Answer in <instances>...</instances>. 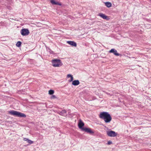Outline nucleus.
<instances>
[{
	"label": "nucleus",
	"instance_id": "1",
	"mask_svg": "<svg viewBox=\"0 0 151 151\" xmlns=\"http://www.w3.org/2000/svg\"><path fill=\"white\" fill-rule=\"evenodd\" d=\"M99 117L104 119L106 123L110 122L112 119L110 115L106 112H101L100 114Z\"/></svg>",
	"mask_w": 151,
	"mask_h": 151
},
{
	"label": "nucleus",
	"instance_id": "2",
	"mask_svg": "<svg viewBox=\"0 0 151 151\" xmlns=\"http://www.w3.org/2000/svg\"><path fill=\"white\" fill-rule=\"evenodd\" d=\"M9 113L12 115L20 117L25 118L26 116L25 114L16 111H9Z\"/></svg>",
	"mask_w": 151,
	"mask_h": 151
},
{
	"label": "nucleus",
	"instance_id": "3",
	"mask_svg": "<svg viewBox=\"0 0 151 151\" xmlns=\"http://www.w3.org/2000/svg\"><path fill=\"white\" fill-rule=\"evenodd\" d=\"M52 65L54 67H60L63 64L60 59H55L52 60Z\"/></svg>",
	"mask_w": 151,
	"mask_h": 151
},
{
	"label": "nucleus",
	"instance_id": "4",
	"mask_svg": "<svg viewBox=\"0 0 151 151\" xmlns=\"http://www.w3.org/2000/svg\"><path fill=\"white\" fill-rule=\"evenodd\" d=\"M20 33L23 36H27L29 34V30L27 29H22L21 30Z\"/></svg>",
	"mask_w": 151,
	"mask_h": 151
},
{
	"label": "nucleus",
	"instance_id": "5",
	"mask_svg": "<svg viewBox=\"0 0 151 151\" xmlns=\"http://www.w3.org/2000/svg\"><path fill=\"white\" fill-rule=\"evenodd\" d=\"M107 134L108 136L111 137H115L117 135V133L113 131H107Z\"/></svg>",
	"mask_w": 151,
	"mask_h": 151
},
{
	"label": "nucleus",
	"instance_id": "6",
	"mask_svg": "<svg viewBox=\"0 0 151 151\" xmlns=\"http://www.w3.org/2000/svg\"><path fill=\"white\" fill-rule=\"evenodd\" d=\"M78 125V127L80 129H81L82 130H83V129L85 128V127H83L84 125V123L81 119L79 120Z\"/></svg>",
	"mask_w": 151,
	"mask_h": 151
},
{
	"label": "nucleus",
	"instance_id": "7",
	"mask_svg": "<svg viewBox=\"0 0 151 151\" xmlns=\"http://www.w3.org/2000/svg\"><path fill=\"white\" fill-rule=\"evenodd\" d=\"M109 52L113 53L115 55L117 56H119L120 55L119 53H117V50L114 48L111 49L109 51Z\"/></svg>",
	"mask_w": 151,
	"mask_h": 151
},
{
	"label": "nucleus",
	"instance_id": "8",
	"mask_svg": "<svg viewBox=\"0 0 151 151\" xmlns=\"http://www.w3.org/2000/svg\"><path fill=\"white\" fill-rule=\"evenodd\" d=\"M82 131H85V132L90 134H93L94 133V132L92 131L91 129L90 128L85 127L83 129V130Z\"/></svg>",
	"mask_w": 151,
	"mask_h": 151
},
{
	"label": "nucleus",
	"instance_id": "9",
	"mask_svg": "<svg viewBox=\"0 0 151 151\" xmlns=\"http://www.w3.org/2000/svg\"><path fill=\"white\" fill-rule=\"evenodd\" d=\"M67 43L73 46L76 47L77 46L76 43L73 41H67Z\"/></svg>",
	"mask_w": 151,
	"mask_h": 151
},
{
	"label": "nucleus",
	"instance_id": "10",
	"mask_svg": "<svg viewBox=\"0 0 151 151\" xmlns=\"http://www.w3.org/2000/svg\"><path fill=\"white\" fill-rule=\"evenodd\" d=\"M99 16L104 19L108 20V19L107 16L102 13L99 14Z\"/></svg>",
	"mask_w": 151,
	"mask_h": 151
},
{
	"label": "nucleus",
	"instance_id": "11",
	"mask_svg": "<svg viewBox=\"0 0 151 151\" xmlns=\"http://www.w3.org/2000/svg\"><path fill=\"white\" fill-rule=\"evenodd\" d=\"M59 114L62 116H65L67 115L66 111L65 110H62L60 112Z\"/></svg>",
	"mask_w": 151,
	"mask_h": 151
},
{
	"label": "nucleus",
	"instance_id": "12",
	"mask_svg": "<svg viewBox=\"0 0 151 151\" xmlns=\"http://www.w3.org/2000/svg\"><path fill=\"white\" fill-rule=\"evenodd\" d=\"M80 84L79 80H76L73 81L72 84L74 86H77Z\"/></svg>",
	"mask_w": 151,
	"mask_h": 151
},
{
	"label": "nucleus",
	"instance_id": "13",
	"mask_svg": "<svg viewBox=\"0 0 151 151\" xmlns=\"http://www.w3.org/2000/svg\"><path fill=\"white\" fill-rule=\"evenodd\" d=\"M50 2L53 5H61V4L59 3L58 2H56L54 0H51Z\"/></svg>",
	"mask_w": 151,
	"mask_h": 151
},
{
	"label": "nucleus",
	"instance_id": "14",
	"mask_svg": "<svg viewBox=\"0 0 151 151\" xmlns=\"http://www.w3.org/2000/svg\"><path fill=\"white\" fill-rule=\"evenodd\" d=\"M105 5L108 7H110L111 6V4L110 2H107L105 3Z\"/></svg>",
	"mask_w": 151,
	"mask_h": 151
},
{
	"label": "nucleus",
	"instance_id": "15",
	"mask_svg": "<svg viewBox=\"0 0 151 151\" xmlns=\"http://www.w3.org/2000/svg\"><path fill=\"white\" fill-rule=\"evenodd\" d=\"M21 44L20 41H18L16 44V46L18 47H20L21 45Z\"/></svg>",
	"mask_w": 151,
	"mask_h": 151
},
{
	"label": "nucleus",
	"instance_id": "16",
	"mask_svg": "<svg viewBox=\"0 0 151 151\" xmlns=\"http://www.w3.org/2000/svg\"><path fill=\"white\" fill-rule=\"evenodd\" d=\"M54 93V91L52 90L51 89L49 91V94L50 95H52Z\"/></svg>",
	"mask_w": 151,
	"mask_h": 151
},
{
	"label": "nucleus",
	"instance_id": "17",
	"mask_svg": "<svg viewBox=\"0 0 151 151\" xmlns=\"http://www.w3.org/2000/svg\"><path fill=\"white\" fill-rule=\"evenodd\" d=\"M27 142L30 144H32L33 142V141L29 139L28 140Z\"/></svg>",
	"mask_w": 151,
	"mask_h": 151
},
{
	"label": "nucleus",
	"instance_id": "18",
	"mask_svg": "<svg viewBox=\"0 0 151 151\" xmlns=\"http://www.w3.org/2000/svg\"><path fill=\"white\" fill-rule=\"evenodd\" d=\"M73 77H71L70 78V79L68 80L69 82H72V81H73Z\"/></svg>",
	"mask_w": 151,
	"mask_h": 151
},
{
	"label": "nucleus",
	"instance_id": "19",
	"mask_svg": "<svg viewBox=\"0 0 151 151\" xmlns=\"http://www.w3.org/2000/svg\"><path fill=\"white\" fill-rule=\"evenodd\" d=\"M73 77V76L70 74H68L67 76V77L68 78H69V77L71 78V77Z\"/></svg>",
	"mask_w": 151,
	"mask_h": 151
},
{
	"label": "nucleus",
	"instance_id": "20",
	"mask_svg": "<svg viewBox=\"0 0 151 151\" xmlns=\"http://www.w3.org/2000/svg\"><path fill=\"white\" fill-rule=\"evenodd\" d=\"M112 143V142L111 141H109L108 142L107 144L108 145H110Z\"/></svg>",
	"mask_w": 151,
	"mask_h": 151
},
{
	"label": "nucleus",
	"instance_id": "21",
	"mask_svg": "<svg viewBox=\"0 0 151 151\" xmlns=\"http://www.w3.org/2000/svg\"><path fill=\"white\" fill-rule=\"evenodd\" d=\"M56 97L55 96L53 95L52 96L51 98V99H55V98H56Z\"/></svg>",
	"mask_w": 151,
	"mask_h": 151
},
{
	"label": "nucleus",
	"instance_id": "22",
	"mask_svg": "<svg viewBox=\"0 0 151 151\" xmlns=\"http://www.w3.org/2000/svg\"><path fill=\"white\" fill-rule=\"evenodd\" d=\"M29 139H27V138H24V140L25 141H27H27Z\"/></svg>",
	"mask_w": 151,
	"mask_h": 151
}]
</instances>
